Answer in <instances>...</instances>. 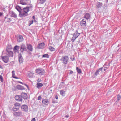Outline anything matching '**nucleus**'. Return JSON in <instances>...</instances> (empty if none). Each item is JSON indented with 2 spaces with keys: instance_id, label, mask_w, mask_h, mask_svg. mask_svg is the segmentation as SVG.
Returning a JSON list of instances; mask_svg holds the SVG:
<instances>
[{
  "instance_id": "1",
  "label": "nucleus",
  "mask_w": 121,
  "mask_h": 121,
  "mask_svg": "<svg viewBox=\"0 0 121 121\" xmlns=\"http://www.w3.org/2000/svg\"><path fill=\"white\" fill-rule=\"evenodd\" d=\"M69 58L68 56H63L60 59V60L62 61V63L64 65H66L68 62Z\"/></svg>"
},
{
  "instance_id": "2",
  "label": "nucleus",
  "mask_w": 121,
  "mask_h": 121,
  "mask_svg": "<svg viewBox=\"0 0 121 121\" xmlns=\"http://www.w3.org/2000/svg\"><path fill=\"white\" fill-rule=\"evenodd\" d=\"M37 74L41 75H43L45 72V70L42 68H38L35 70Z\"/></svg>"
},
{
  "instance_id": "3",
  "label": "nucleus",
  "mask_w": 121,
  "mask_h": 121,
  "mask_svg": "<svg viewBox=\"0 0 121 121\" xmlns=\"http://www.w3.org/2000/svg\"><path fill=\"white\" fill-rule=\"evenodd\" d=\"M80 33H79L77 31H76L73 35L71 41L72 42H73L80 35Z\"/></svg>"
},
{
  "instance_id": "4",
  "label": "nucleus",
  "mask_w": 121,
  "mask_h": 121,
  "mask_svg": "<svg viewBox=\"0 0 121 121\" xmlns=\"http://www.w3.org/2000/svg\"><path fill=\"white\" fill-rule=\"evenodd\" d=\"M28 15V13L26 12H25L23 11H21L20 12L19 14V16L21 18L24 17L26 16H27Z\"/></svg>"
},
{
  "instance_id": "5",
  "label": "nucleus",
  "mask_w": 121,
  "mask_h": 121,
  "mask_svg": "<svg viewBox=\"0 0 121 121\" xmlns=\"http://www.w3.org/2000/svg\"><path fill=\"white\" fill-rule=\"evenodd\" d=\"M3 61L5 63H7L9 60V58L8 56H1Z\"/></svg>"
},
{
  "instance_id": "6",
  "label": "nucleus",
  "mask_w": 121,
  "mask_h": 121,
  "mask_svg": "<svg viewBox=\"0 0 121 121\" xmlns=\"http://www.w3.org/2000/svg\"><path fill=\"white\" fill-rule=\"evenodd\" d=\"M86 19H84L80 22L81 26L83 27H85L86 26Z\"/></svg>"
},
{
  "instance_id": "7",
  "label": "nucleus",
  "mask_w": 121,
  "mask_h": 121,
  "mask_svg": "<svg viewBox=\"0 0 121 121\" xmlns=\"http://www.w3.org/2000/svg\"><path fill=\"white\" fill-rule=\"evenodd\" d=\"M27 49L25 45L23 44L21 45L20 51L22 53H23L24 50L26 51Z\"/></svg>"
},
{
  "instance_id": "8",
  "label": "nucleus",
  "mask_w": 121,
  "mask_h": 121,
  "mask_svg": "<svg viewBox=\"0 0 121 121\" xmlns=\"http://www.w3.org/2000/svg\"><path fill=\"white\" fill-rule=\"evenodd\" d=\"M21 108L22 111L26 112L28 110V106L26 105H22L21 106Z\"/></svg>"
},
{
  "instance_id": "9",
  "label": "nucleus",
  "mask_w": 121,
  "mask_h": 121,
  "mask_svg": "<svg viewBox=\"0 0 121 121\" xmlns=\"http://www.w3.org/2000/svg\"><path fill=\"white\" fill-rule=\"evenodd\" d=\"M7 54L9 57H13V52L6 49Z\"/></svg>"
},
{
  "instance_id": "10",
  "label": "nucleus",
  "mask_w": 121,
  "mask_h": 121,
  "mask_svg": "<svg viewBox=\"0 0 121 121\" xmlns=\"http://www.w3.org/2000/svg\"><path fill=\"white\" fill-rule=\"evenodd\" d=\"M10 15L11 17L16 18L17 17V15L13 11H10L9 12Z\"/></svg>"
},
{
  "instance_id": "11",
  "label": "nucleus",
  "mask_w": 121,
  "mask_h": 121,
  "mask_svg": "<svg viewBox=\"0 0 121 121\" xmlns=\"http://www.w3.org/2000/svg\"><path fill=\"white\" fill-rule=\"evenodd\" d=\"M42 102L43 104L47 105L49 104V101L47 99H44L42 100Z\"/></svg>"
},
{
  "instance_id": "12",
  "label": "nucleus",
  "mask_w": 121,
  "mask_h": 121,
  "mask_svg": "<svg viewBox=\"0 0 121 121\" xmlns=\"http://www.w3.org/2000/svg\"><path fill=\"white\" fill-rule=\"evenodd\" d=\"M17 41L19 42H21L23 40V36L20 35L17 37Z\"/></svg>"
},
{
  "instance_id": "13",
  "label": "nucleus",
  "mask_w": 121,
  "mask_h": 121,
  "mask_svg": "<svg viewBox=\"0 0 121 121\" xmlns=\"http://www.w3.org/2000/svg\"><path fill=\"white\" fill-rule=\"evenodd\" d=\"M44 45L45 44L44 42L40 43L38 44V46H37V48L39 49L43 48Z\"/></svg>"
},
{
  "instance_id": "14",
  "label": "nucleus",
  "mask_w": 121,
  "mask_h": 121,
  "mask_svg": "<svg viewBox=\"0 0 121 121\" xmlns=\"http://www.w3.org/2000/svg\"><path fill=\"white\" fill-rule=\"evenodd\" d=\"M22 112L21 111H18L16 112L13 113V115L14 116L17 117L20 116L21 115Z\"/></svg>"
},
{
  "instance_id": "15",
  "label": "nucleus",
  "mask_w": 121,
  "mask_h": 121,
  "mask_svg": "<svg viewBox=\"0 0 121 121\" xmlns=\"http://www.w3.org/2000/svg\"><path fill=\"white\" fill-rule=\"evenodd\" d=\"M18 59L19 63H22L23 62V59L21 54H19L18 55Z\"/></svg>"
},
{
  "instance_id": "16",
  "label": "nucleus",
  "mask_w": 121,
  "mask_h": 121,
  "mask_svg": "<svg viewBox=\"0 0 121 121\" xmlns=\"http://www.w3.org/2000/svg\"><path fill=\"white\" fill-rule=\"evenodd\" d=\"M27 49L30 51L32 52L33 50V48L32 46L30 44H27Z\"/></svg>"
},
{
  "instance_id": "17",
  "label": "nucleus",
  "mask_w": 121,
  "mask_h": 121,
  "mask_svg": "<svg viewBox=\"0 0 121 121\" xmlns=\"http://www.w3.org/2000/svg\"><path fill=\"white\" fill-rule=\"evenodd\" d=\"M21 96L24 99H27V94L25 93L22 92L21 93Z\"/></svg>"
},
{
  "instance_id": "18",
  "label": "nucleus",
  "mask_w": 121,
  "mask_h": 121,
  "mask_svg": "<svg viewBox=\"0 0 121 121\" xmlns=\"http://www.w3.org/2000/svg\"><path fill=\"white\" fill-rule=\"evenodd\" d=\"M16 88L18 90H23L25 89L24 87L23 86L20 85H17L16 86Z\"/></svg>"
},
{
  "instance_id": "19",
  "label": "nucleus",
  "mask_w": 121,
  "mask_h": 121,
  "mask_svg": "<svg viewBox=\"0 0 121 121\" xmlns=\"http://www.w3.org/2000/svg\"><path fill=\"white\" fill-rule=\"evenodd\" d=\"M30 10L29 9V8L28 7V6L26 7H24L22 9V11H23L25 12H26L27 13H28V12Z\"/></svg>"
},
{
  "instance_id": "20",
  "label": "nucleus",
  "mask_w": 121,
  "mask_h": 121,
  "mask_svg": "<svg viewBox=\"0 0 121 121\" xmlns=\"http://www.w3.org/2000/svg\"><path fill=\"white\" fill-rule=\"evenodd\" d=\"M90 17L89 14L88 13H86L85 14L84 17L85 18V19L86 20L89 19Z\"/></svg>"
},
{
  "instance_id": "21",
  "label": "nucleus",
  "mask_w": 121,
  "mask_h": 121,
  "mask_svg": "<svg viewBox=\"0 0 121 121\" xmlns=\"http://www.w3.org/2000/svg\"><path fill=\"white\" fill-rule=\"evenodd\" d=\"M103 69V67H102L99 68L97 70L96 72H95V75L96 76L97 75L99 74V72H102V69Z\"/></svg>"
},
{
  "instance_id": "22",
  "label": "nucleus",
  "mask_w": 121,
  "mask_h": 121,
  "mask_svg": "<svg viewBox=\"0 0 121 121\" xmlns=\"http://www.w3.org/2000/svg\"><path fill=\"white\" fill-rule=\"evenodd\" d=\"M65 86V84L64 82H61L59 85V88H61L64 87Z\"/></svg>"
},
{
  "instance_id": "23",
  "label": "nucleus",
  "mask_w": 121,
  "mask_h": 121,
  "mask_svg": "<svg viewBox=\"0 0 121 121\" xmlns=\"http://www.w3.org/2000/svg\"><path fill=\"white\" fill-rule=\"evenodd\" d=\"M19 47L17 45L15 46L14 47V50L15 52H19Z\"/></svg>"
},
{
  "instance_id": "24",
  "label": "nucleus",
  "mask_w": 121,
  "mask_h": 121,
  "mask_svg": "<svg viewBox=\"0 0 121 121\" xmlns=\"http://www.w3.org/2000/svg\"><path fill=\"white\" fill-rule=\"evenodd\" d=\"M37 88L39 89L43 86V84L41 83L38 82L37 83Z\"/></svg>"
},
{
  "instance_id": "25",
  "label": "nucleus",
  "mask_w": 121,
  "mask_h": 121,
  "mask_svg": "<svg viewBox=\"0 0 121 121\" xmlns=\"http://www.w3.org/2000/svg\"><path fill=\"white\" fill-rule=\"evenodd\" d=\"M16 9L19 11L20 13L21 11H22V9L21 7L17 5L16 6L15 8Z\"/></svg>"
},
{
  "instance_id": "26",
  "label": "nucleus",
  "mask_w": 121,
  "mask_h": 121,
  "mask_svg": "<svg viewBox=\"0 0 121 121\" xmlns=\"http://www.w3.org/2000/svg\"><path fill=\"white\" fill-rule=\"evenodd\" d=\"M4 19V20L6 21L7 22H10L12 21V20L10 18H8L6 17H5Z\"/></svg>"
},
{
  "instance_id": "27",
  "label": "nucleus",
  "mask_w": 121,
  "mask_h": 121,
  "mask_svg": "<svg viewBox=\"0 0 121 121\" xmlns=\"http://www.w3.org/2000/svg\"><path fill=\"white\" fill-rule=\"evenodd\" d=\"M103 4L102 3H100L99 2H98L97 5L96 6V7L97 8H99Z\"/></svg>"
},
{
  "instance_id": "28",
  "label": "nucleus",
  "mask_w": 121,
  "mask_h": 121,
  "mask_svg": "<svg viewBox=\"0 0 121 121\" xmlns=\"http://www.w3.org/2000/svg\"><path fill=\"white\" fill-rule=\"evenodd\" d=\"M12 77L13 78H15V79H18L19 78L18 77H17L15 76V71L14 70L13 71H12Z\"/></svg>"
},
{
  "instance_id": "29",
  "label": "nucleus",
  "mask_w": 121,
  "mask_h": 121,
  "mask_svg": "<svg viewBox=\"0 0 121 121\" xmlns=\"http://www.w3.org/2000/svg\"><path fill=\"white\" fill-rule=\"evenodd\" d=\"M48 49L51 51H55V48L51 46H50L48 47Z\"/></svg>"
},
{
  "instance_id": "30",
  "label": "nucleus",
  "mask_w": 121,
  "mask_h": 121,
  "mask_svg": "<svg viewBox=\"0 0 121 121\" xmlns=\"http://www.w3.org/2000/svg\"><path fill=\"white\" fill-rule=\"evenodd\" d=\"M76 70L78 73L80 74L81 73V69H80L78 67H76Z\"/></svg>"
},
{
  "instance_id": "31",
  "label": "nucleus",
  "mask_w": 121,
  "mask_h": 121,
  "mask_svg": "<svg viewBox=\"0 0 121 121\" xmlns=\"http://www.w3.org/2000/svg\"><path fill=\"white\" fill-rule=\"evenodd\" d=\"M60 93L61 95L63 96L64 94L65 93V91L63 90H61L60 91Z\"/></svg>"
},
{
  "instance_id": "32",
  "label": "nucleus",
  "mask_w": 121,
  "mask_h": 121,
  "mask_svg": "<svg viewBox=\"0 0 121 121\" xmlns=\"http://www.w3.org/2000/svg\"><path fill=\"white\" fill-rule=\"evenodd\" d=\"M20 4L23 5H26L27 4V3L23 2V0H21L20 1Z\"/></svg>"
},
{
  "instance_id": "33",
  "label": "nucleus",
  "mask_w": 121,
  "mask_h": 121,
  "mask_svg": "<svg viewBox=\"0 0 121 121\" xmlns=\"http://www.w3.org/2000/svg\"><path fill=\"white\" fill-rule=\"evenodd\" d=\"M117 101H119L121 99V97L120 95L118 94L117 96Z\"/></svg>"
},
{
  "instance_id": "34",
  "label": "nucleus",
  "mask_w": 121,
  "mask_h": 121,
  "mask_svg": "<svg viewBox=\"0 0 121 121\" xmlns=\"http://www.w3.org/2000/svg\"><path fill=\"white\" fill-rule=\"evenodd\" d=\"M33 20L29 21L28 22V25L29 26H30V25H31L33 23Z\"/></svg>"
},
{
  "instance_id": "35",
  "label": "nucleus",
  "mask_w": 121,
  "mask_h": 121,
  "mask_svg": "<svg viewBox=\"0 0 121 121\" xmlns=\"http://www.w3.org/2000/svg\"><path fill=\"white\" fill-rule=\"evenodd\" d=\"M19 109V108H16L15 107H13L12 109V110L14 111H16Z\"/></svg>"
},
{
  "instance_id": "36",
  "label": "nucleus",
  "mask_w": 121,
  "mask_h": 121,
  "mask_svg": "<svg viewBox=\"0 0 121 121\" xmlns=\"http://www.w3.org/2000/svg\"><path fill=\"white\" fill-rule=\"evenodd\" d=\"M49 55L47 54H46L43 55L42 56L43 57L49 58Z\"/></svg>"
},
{
  "instance_id": "37",
  "label": "nucleus",
  "mask_w": 121,
  "mask_h": 121,
  "mask_svg": "<svg viewBox=\"0 0 121 121\" xmlns=\"http://www.w3.org/2000/svg\"><path fill=\"white\" fill-rule=\"evenodd\" d=\"M46 0H40V3L41 4H43L46 2Z\"/></svg>"
},
{
  "instance_id": "38",
  "label": "nucleus",
  "mask_w": 121,
  "mask_h": 121,
  "mask_svg": "<svg viewBox=\"0 0 121 121\" xmlns=\"http://www.w3.org/2000/svg\"><path fill=\"white\" fill-rule=\"evenodd\" d=\"M18 98L19 100H17V101H22V98L21 96H19V97Z\"/></svg>"
},
{
  "instance_id": "39",
  "label": "nucleus",
  "mask_w": 121,
  "mask_h": 121,
  "mask_svg": "<svg viewBox=\"0 0 121 121\" xmlns=\"http://www.w3.org/2000/svg\"><path fill=\"white\" fill-rule=\"evenodd\" d=\"M19 95H17L15 97V99L17 101L19 100L18 98L19 97Z\"/></svg>"
},
{
  "instance_id": "40",
  "label": "nucleus",
  "mask_w": 121,
  "mask_h": 121,
  "mask_svg": "<svg viewBox=\"0 0 121 121\" xmlns=\"http://www.w3.org/2000/svg\"><path fill=\"white\" fill-rule=\"evenodd\" d=\"M14 105L16 107L19 106L20 105V104L17 103H15Z\"/></svg>"
},
{
  "instance_id": "41",
  "label": "nucleus",
  "mask_w": 121,
  "mask_h": 121,
  "mask_svg": "<svg viewBox=\"0 0 121 121\" xmlns=\"http://www.w3.org/2000/svg\"><path fill=\"white\" fill-rule=\"evenodd\" d=\"M0 80L2 82H3V78L2 76L1 75H0Z\"/></svg>"
},
{
  "instance_id": "42",
  "label": "nucleus",
  "mask_w": 121,
  "mask_h": 121,
  "mask_svg": "<svg viewBox=\"0 0 121 121\" xmlns=\"http://www.w3.org/2000/svg\"><path fill=\"white\" fill-rule=\"evenodd\" d=\"M41 96H39L38 97V100H41Z\"/></svg>"
},
{
  "instance_id": "43",
  "label": "nucleus",
  "mask_w": 121,
  "mask_h": 121,
  "mask_svg": "<svg viewBox=\"0 0 121 121\" xmlns=\"http://www.w3.org/2000/svg\"><path fill=\"white\" fill-rule=\"evenodd\" d=\"M52 103H57V102L56 101L54 100H52Z\"/></svg>"
},
{
  "instance_id": "44",
  "label": "nucleus",
  "mask_w": 121,
  "mask_h": 121,
  "mask_svg": "<svg viewBox=\"0 0 121 121\" xmlns=\"http://www.w3.org/2000/svg\"><path fill=\"white\" fill-rule=\"evenodd\" d=\"M70 59H71V60L73 61L75 60V58L74 57H73V58L70 57Z\"/></svg>"
},
{
  "instance_id": "45",
  "label": "nucleus",
  "mask_w": 121,
  "mask_h": 121,
  "mask_svg": "<svg viewBox=\"0 0 121 121\" xmlns=\"http://www.w3.org/2000/svg\"><path fill=\"white\" fill-rule=\"evenodd\" d=\"M70 72L69 73L70 74H72L73 73V72L71 70H70Z\"/></svg>"
},
{
  "instance_id": "46",
  "label": "nucleus",
  "mask_w": 121,
  "mask_h": 121,
  "mask_svg": "<svg viewBox=\"0 0 121 121\" xmlns=\"http://www.w3.org/2000/svg\"><path fill=\"white\" fill-rule=\"evenodd\" d=\"M35 120H36L35 118H34L32 119L31 120V121H35Z\"/></svg>"
},
{
  "instance_id": "47",
  "label": "nucleus",
  "mask_w": 121,
  "mask_h": 121,
  "mask_svg": "<svg viewBox=\"0 0 121 121\" xmlns=\"http://www.w3.org/2000/svg\"><path fill=\"white\" fill-rule=\"evenodd\" d=\"M107 69V67H105L103 69L104 70V71H105Z\"/></svg>"
},
{
  "instance_id": "48",
  "label": "nucleus",
  "mask_w": 121,
  "mask_h": 121,
  "mask_svg": "<svg viewBox=\"0 0 121 121\" xmlns=\"http://www.w3.org/2000/svg\"><path fill=\"white\" fill-rule=\"evenodd\" d=\"M28 7L29 8V9L32 8V6H30L29 7Z\"/></svg>"
},
{
  "instance_id": "49",
  "label": "nucleus",
  "mask_w": 121,
  "mask_h": 121,
  "mask_svg": "<svg viewBox=\"0 0 121 121\" xmlns=\"http://www.w3.org/2000/svg\"><path fill=\"white\" fill-rule=\"evenodd\" d=\"M3 13H2L0 12V17L2 15Z\"/></svg>"
},
{
  "instance_id": "50",
  "label": "nucleus",
  "mask_w": 121,
  "mask_h": 121,
  "mask_svg": "<svg viewBox=\"0 0 121 121\" xmlns=\"http://www.w3.org/2000/svg\"><path fill=\"white\" fill-rule=\"evenodd\" d=\"M69 115H67L65 116V117L66 118H68L69 117Z\"/></svg>"
},
{
  "instance_id": "51",
  "label": "nucleus",
  "mask_w": 121,
  "mask_h": 121,
  "mask_svg": "<svg viewBox=\"0 0 121 121\" xmlns=\"http://www.w3.org/2000/svg\"><path fill=\"white\" fill-rule=\"evenodd\" d=\"M18 83H20L21 84H23V83L22 82H20V81H18Z\"/></svg>"
},
{
  "instance_id": "52",
  "label": "nucleus",
  "mask_w": 121,
  "mask_h": 121,
  "mask_svg": "<svg viewBox=\"0 0 121 121\" xmlns=\"http://www.w3.org/2000/svg\"><path fill=\"white\" fill-rule=\"evenodd\" d=\"M24 85H25V86H26V87H27V88H29V87H28V85H27V84H24Z\"/></svg>"
},
{
  "instance_id": "53",
  "label": "nucleus",
  "mask_w": 121,
  "mask_h": 121,
  "mask_svg": "<svg viewBox=\"0 0 121 121\" xmlns=\"http://www.w3.org/2000/svg\"><path fill=\"white\" fill-rule=\"evenodd\" d=\"M55 97L56 99H57L58 98V96L57 95H56L55 96Z\"/></svg>"
},
{
  "instance_id": "54",
  "label": "nucleus",
  "mask_w": 121,
  "mask_h": 121,
  "mask_svg": "<svg viewBox=\"0 0 121 121\" xmlns=\"http://www.w3.org/2000/svg\"><path fill=\"white\" fill-rule=\"evenodd\" d=\"M32 18L33 19H35V16H33Z\"/></svg>"
},
{
  "instance_id": "55",
  "label": "nucleus",
  "mask_w": 121,
  "mask_h": 121,
  "mask_svg": "<svg viewBox=\"0 0 121 121\" xmlns=\"http://www.w3.org/2000/svg\"><path fill=\"white\" fill-rule=\"evenodd\" d=\"M34 22H37L35 20V19H34Z\"/></svg>"
},
{
  "instance_id": "56",
  "label": "nucleus",
  "mask_w": 121,
  "mask_h": 121,
  "mask_svg": "<svg viewBox=\"0 0 121 121\" xmlns=\"http://www.w3.org/2000/svg\"><path fill=\"white\" fill-rule=\"evenodd\" d=\"M106 3H107L108 2V0H106Z\"/></svg>"
},
{
  "instance_id": "57",
  "label": "nucleus",
  "mask_w": 121,
  "mask_h": 121,
  "mask_svg": "<svg viewBox=\"0 0 121 121\" xmlns=\"http://www.w3.org/2000/svg\"><path fill=\"white\" fill-rule=\"evenodd\" d=\"M41 81V80H38V82H40Z\"/></svg>"
},
{
  "instance_id": "58",
  "label": "nucleus",
  "mask_w": 121,
  "mask_h": 121,
  "mask_svg": "<svg viewBox=\"0 0 121 121\" xmlns=\"http://www.w3.org/2000/svg\"><path fill=\"white\" fill-rule=\"evenodd\" d=\"M1 65H0V68H1Z\"/></svg>"
}]
</instances>
